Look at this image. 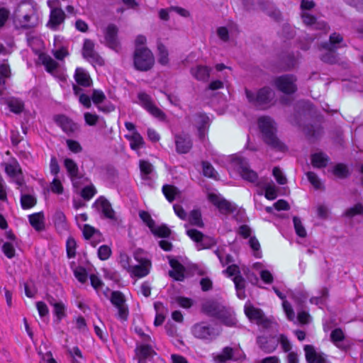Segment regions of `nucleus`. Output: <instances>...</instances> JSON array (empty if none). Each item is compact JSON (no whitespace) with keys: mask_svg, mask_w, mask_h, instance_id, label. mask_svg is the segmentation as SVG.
I'll use <instances>...</instances> for the list:
<instances>
[{"mask_svg":"<svg viewBox=\"0 0 363 363\" xmlns=\"http://www.w3.org/2000/svg\"><path fill=\"white\" fill-rule=\"evenodd\" d=\"M203 172L204 176L216 179L217 172L215 171L213 167L208 162H202Z\"/></svg>","mask_w":363,"mask_h":363,"instance_id":"8fccbe9b","label":"nucleus"},{"mask_svg":"<svg viewBox=\"0 0 363 363\" xmlns=\"http://www.w3.org/2000/svg\"><path fill=\"white\" fill-rule=\"evenodd\" d=\"M169 264L173 269L169 272V275L177 281H183L184 279V267L173 258L169 259Z\"/></svg>","mask_w":363,"mask_h":363,"instance_id":"b1692460","label":"nucleus"},{"mask_svg":"<svg viewBox=\"0 0 363 363\" xmlns=\"http://www.w3.org/2000/svg\"><path fill=\"white\" fill-rule=\"evenodd\" d=\"M76 242L74 238H69L67 240V256L71 258L75 256V248H76Z\"/></svg>","mask_w":363,"mask_h":363,"instance_id":"052dcab7","label":"nucleus"},{"mask_svg":"<svg viewBox=\"0 0 363 363\" xmlns=\"http://www.w3.org/2000/svg\"><path fill=\"white\" fill-rule=\"evenodd\" d=\"M162 192L169 202H172L180 192L178 189L172 185H164Z\"/></svg>","mask_w":363,"mask_h":363,"instance_id":"ea45409f","label":"nucleus"},{"mask_svg":"<svg viewBox=\"0 0 363 363\" xmlns=\"http://www.w3.org/2000/svg\"><path fill=\"white\" fill-rule=\"evenodd\" d=\"M258 126L263 142L277 152H285L288 150L286 145L277 136V128L274 121L269 116H262L258 119Z\"/></svg>","mask_w":363,"mask_h":363,"instance_id":"f257e3e1","label":"nucleus"},{"mask_svg":"<svg viewBox=\"0 0 363 363\" xmlns=\"http://www.w3.org/2000/svg\"><path fill=\"white\" fill-rule=\"evenodd\" d=\"M304 351L308 363H327L325 354L323 352H317L313 345H305Z\"/></svg>","mask_w":363,"mask_h":363,"instance_id":"6ab92c4d","label":"nucleus"},{"mask_svg":"<svg viewBox=\"0 0 363 363\" xmlns=\"http://www.w3.org/2000/svg\"><path fill=\"white\" fill-rule=\"evenodd\" d=\"M331 340L333 342H340L345 339L343 331L340 328H335L330 334Z\"/></svg>","mask_w":363,"mask_h":363,"instance_id":"338daca9","label":"nucleus"},{"mask_svg":"<svg viewBox=\"0 0 363 363\" xmlns=\"http://www.w3.org/2000/svg\"><path fill=\"white\" fill-rule=\"evenodd\" d=\"M202 311L206 315L219 319L227 326H233L236 323L233 311L215 299H208L201 305Z\"/></svg>","mask_w":363,"mask_h":363,"instance_id":"f03ea898","label":"nucleus"},{"mask_svg":"<svg viewBox=\"0 0 363 363\" xmlns=\"http://www.w3.org/2000/svg\"><path fill=\"white\" fill-rule=\"evenodd\" d=\"M133 67L140 72H147L155 65V56L147 47H136L133 52Z\"/></svg>","mask_w":363,"mask_h":363,"instance_id":"39448f33","label":"nucleus"},{"mask_svg":"<svg viewBox=\"0 0 363 363\" xmlns=\"http://www.w3.org/2000/svg\"><path fill=\"white\" fill-rule=\"evenodd\" d=\"M53 120L68 136H72L79 130V125L64 114L54 116Z\"/></svg>","mask_w":363,"mask_h":363,"instance_id":"f8f14e48","label":"nucleus"},{"mask_svg":"<svg viewBox=\"0 0 363 363\" xmlns=\"http://www.w3.org/2000/svg\"><path fill=\"white\" fill-rule=\"evenodd\" d=\"M246 97L251 104L259 109H266L274 98V91L268 86L259 89L256 93L245 89Z\"/></svg>","mask_w":363,"mask_h":363,"instance_id":"20e7f679","label":"nucleus"},{"mask_svg":"<svg viewBox=\"0 0 363 363\" xmlns=\"http://www.w3.org/2000/svg\"><path fill=\"white\" fill-rule=\"evenodd\" d=\"M31 226L37 231H42L45 229V217L43 212L31 214L28 216Z\"/></svg>","mask_w":363,"mask_h":363,"instance_id":"a878e982","label":"nucleus"},{"mask_svg":"<svg viewBox=\"0 0 363 363\" xmlns=\"http://www.w3.org/2000/svg\"><path fill=\"white\" fill-rule=\"evenodd\" d=\"M233 162L237 166L238 171L243 179L251 183L257 182L258 175L257 172L249 167V165L244 159L235 157L233 159Z\"/></svg>","mask_w":363,"mask_h":363,"instance_id":"9d476101","label":"nucleus"},{"mask_svg":"<svg viewBox=\"0 0 363 363\" xmlns=\"http://www.w3.org/2000/svg\"><path fill=\"white\" fill-rule=\"evenodd\" d=\"M344 214L348 218L363 214V204L361 203H356L354 206L347 209Z\"/></svg>","mask_w":363,"mask_h":363,"instance_id":"de8ad7c7","label":"nucleus"},{"mask_svg":"<svg viewBox=\"0 0 363 363\" xmlns=\"http://www.w3.org/2000/svg\"><path fill=\"white\" fill-rule=\"evenodd\" d=\"M149 264H150L149 260L143 259L141 261L140 264L131 267L129 272H130L133 276L138 278L145 277L149 274V269L147 267Z\"/></svg>","mask_w":363,"mask_h":363,"instance_id":"bb28decb","label":"nucleus"},{"mask_svg":"<svg viewBox=\"0 0 363 363\" xmlns=\"http://www.w3.org/2000/svg\"><path fill=\"white\" fill-rule=\"evenodd\" d=\"M40 60L45 67L46 70L50 73L52 72L58 66V63L48 55H40Z\"/></svg>","mask_w":363,"mask_h":363,"instance_id":"4c0bfd02","label":"nucleus"},{"mask_svg":"<svg viewBox=\"0 0 363 363\" xmlns=\"http://www.w3.org/2000/svg\"><path fill=\"white\" fill-rule=\"evenodd\" d=\"M150 230L152 234L160 238H169L171 235V230L166 225L156 227L154 224L153 228Z\"/></svg>","mask_w":363,"mask_h":363,"instance_id":"37998d69","label":"nucleus"},{"mask_svg":"<svg viewBox=\"0 0 363 363\" xmlns=\"http://www.w3.org/2000/svg\"><path fill=\"white\" fill-rule=\"evenodd\" d=\"M257 343L259 348L266 353H271L276 350L279 344V339L275 336H258Z\"/></svg>","mask_w":363,"mask_h":363,"instance_id":"f3484780","label":"nucleus"},{"mask_svg":"<svg viewBox=\"0 0 363 363\" xmlns=\"http://www.w3.org/2000/svg\"><path fill=\"white\" fill-rule=\"evenodd\" d=\"M303 22L307 26L313 27L315 30H328V26L324 21H318L317 18L308 13H303L301 14Z\"/></svg>","mask_w":363,"mask_h":363,"instance_id":"5701e85b","label":"nucleus"},{"mask_svg":"<svg viewBox=\"0 0 363 363\" xmlns=\"http://www.w3.org/2000/svg\"><path fill=\"white\" fill-rule=\"evenodd\" d=\"M4 103L9 106L11 111L16 114L21 113L24 109L23 102L16 98L4 99Z\"/></svg>","mask_w":363,"mask_h":363,"instance_id":"2f4dec72","label":"nucleus"},{"mask_svg":"<svg viewBox=\"0 0 363 363\" xmlns=\"http://www.w3.org/2000/svg\"><path fill=\"white\" fill-rule=\"evenodd\" d=\"M91 99L95 104L99 105L106 99V96L103 91L97 89L93 91Z\"/></svg>","mask_w":363,"mask_h":363,"instance_id":"69168bd1","label":"nucleus"},{"mask_svg":"<svg viewBox=\"0 0 363 363\" xmlns=\"http://www.w3.org/2000/svg\"><path fill=\"white\" fill-rule=\"evenodd\" d=\"M186 234L192 240L198 244H200L201 240H203L202 238H203V234L196 229L188 230L186 231Z\"/></svg>","mask_w":363,"mask_h":363,"instance_id":"4d7b16f0","label":"nucleus"},{"mask_svg":"<svg viewBox=\"0 0 363 363\" xmlns=\"http://www.w3.org/2000/svg\"><path fill=\"white\" fill-rule=\"evenodd\" d=\"M53 312L57 318V321L60 322L63 318L66 316L65 306L64 303L60 302L58 304L54 306Z\"/></svg>","mask_w":363,"mask_h":363,"instance_id":"603ef678","label":"nucleus"},{"mask_svg":"<svg viewBox=\"0 0 363 363\" xmlns=\"http://www.w3.org/2000/svg\"><path fill=\"white\" fill-rule=\"evenodd\" d=\"M111 303L118 309V316L123 320H126L128 315V308L125 304V298L119 291L111 292L110 297Z\"/></svg>","mask_w":363,"mask_h":363,"instance_id":"1a4fd4ad","label":"nucleus"},{"mask_svg":"<svg viewBox=\"0 0 363 363\" xmlns=\"http://www.w3.org/2000/svg\"><path fill=\"white\" fill-rule=\"evenodd\" d=\"M64 163L65 168L72 179L79 178L78 167L73 160L67 158L65 160Z\"/></svg>","mask_w":363,"mask_h":363,"instance_id":"79ce46f5","label":"nucleus"},{"mask_svg":"<svg viewBox=\"0 0 363 363\" xmlns=\"http://www.w3.org/2000/svg\"><path fill=\"white\" fill-rule=\"evenodd\" d=\"M25 294L27 297L33 298L37 294V288L35 287L33 280L24 283Z\"/></svg>","mask_w":363,"mask_h":363,"instance_id":"3c124183","label":"nucleus"},{"mask_svg":"<svg viewBox=\"0 0 363 363\" xmlns=\"http://www.w3.org/2000/svg\"><path fill=\"white\" fill-rule=\"evenodd\" d=\"M311 164L315 168H323L328 165L330 158L323 152H317L311 156Z\"/></svg>","mask_w":363,"mask_h":363,"instance_id":"7c9ffc66","label":"nucleus"},{"mask_svg":"<svg viewBox=\"0 0 363 363\" xmlns=\"http://www.w3.org/2000/svg\"><path fill=\"white\" fill-rule=\"evenodd\" d=\"M53 221L55 228L58 231H63L67 228V219L64 213L61 211H57L53 216Z\"/></svg>","mask_w":363,"mask_h":363,"instance_id":"72a5a7b5","label":"nucleus"},{"mask_svg":"<svg viewBox=\"0 0 363 363\" xmlns=\"http://www.w3.org/2000/svg\"><path fill=\"white\" fill-rule=\"evenodd\" d=\"M82 55L93 65L101 66L104 64V60L94 50V44L90 40H85L83 45Z\"/></svg>","mask_w":363,"mask_h":363,"instance_id":"ddd939ff","label":"nucleus"},{"mask_svg":"<svg viewBox=\"0 0 363 363\" xmlns=\"http://www.w3.org/2000/svg\"><path fill=\"white\" fill-rule=\"evenodd\" d=\"M118 28L114 24H109L104 33L107 45L117 52L121 49V45L118 40Z\"/></svg>","mask_w":363,"mask_h":363,"instance_id":"dca6fc26","label":"nucleus"},{"mask_svg":"<svg viewBox=\"0 0 363 363\" xmlns=\"http://www.w3.org/2000/svg\"><path fill=\"white\" fill-rule=\"evenodd\" d=\"M130 140V147L134 150H137L142 147L144 145L143 137L137 131H134L131 136H127Z\"/></svg>","mask_w":363,"mask_h":363,"instance_id":"a19ab883","label":"nucleus"},{"mask_svg":"<svg viewBox=\"0 0 363 363\" xmlns=\"http://www.w3.org/2000/svg\"><path fill=\"white\" fill-rule=\"evenodd\" d=\"M158 62L162 65L169 63V52L165 45L161 42L157 43Z\"/></svg>","mask_w":363,"mask_h":363,"instance_id":"58836bf2","label":"nucleus"},{"mask_svg":"<svg viewBox=\"0 0 363 363\" xmlns=\"http://www.w3.org/2000/svg\"><path fill=\"white\" fill-rule=\"evenodd\" d=\"M211 71L210 67L203 65H198L191 69L193 76L200 81H207L210 77Z\"/></svg>","mask_w":363,"mask_h":363,"instance_id":"c85d7f7f","label":"nucleus"},{"mask_svg":"<svg viewBox=\"0 0 363 363\" xmlns=\"http://www.w3.org/2000/svg\"><path fill=\"white\" fill-rule=\"evenodd\" d=\"M210 119L208 116L203 113H198L195 116V125L198 130V135L200 140H203L206 137V133L208 129Z\"/></svg>","mask_w":363,"mask_h":363,"instance_id":"aec40b11","label":"nucleus"},{"mask_svg":"<svg viewBox=\"0 0 363 363\" xmlns=\"http://www.w3.org/2000/svg\"><path fill=\"white\" fill-rule=\"evenodd\" d=\"M154 354V350L148 345H143L135 349V357L138 360V363H146V359L152 357Z\"/></svg>","mask_w":363,"mask_h":363,"instance_id":"393cba45","label":"nucleus"},{"mask_svg":"<svg viewBox=\"0 0 363 363\" xmlns=\"http://www.w3.org/2000/svg\"><path fill=\"white\" fill-rule=\"evenodd\" d=\"M192 335L197 339L208 340L214 337V329L205 322L196 323L191 328Z\"/></svg>","mask_w":363,"mask_h":363,"instance_id":"4468645a","label":"nucleus"},{"mask_svg":"<svg viewBox=\"0 0 363 363\" xmlns=\"http://www.w3.org/2000/svg\"><path fill=\"white\" fill-rule=\"evenodd\" d=\"M175 143L179 153H186L192 147V143L189 137L177 135Z\"/></svg>","mask_w":363,"mask_h":363,"instance_id":"c756f323","label":"nucleus"},{"mask_svg":"<svg viewBox=\"0 0 363 363\" xmlns=\"http://www.w3.org/2000/svg\"><path fill=\"white\" fill-rule=\"evenodd\" d=\"M189 222L191 225H196L199 228L204 227L201 212L199 209H194L190 212Z\"/></svg>","mask_w":363,"mask_h":363,"instance_id":"e433bc0d","label":"nucleus"},{"mask_svg":"<svg viewBox=\"0 0 363 363\" xmlns=\"http://www.w3.org/2000/svg\"><path fill=\"white\" fill-rule=\"evenodd\" d=\"M343 37L337 33H332L329 37L328 42H324L318 45L320 50H324L325 52L320 55V59L324 63L335 65L339 62L340 57L337 53L339 45L343 42Z\"/></svg>","mask_w":363,"mask_h":363,"instance_id":"7ed1b4c3","label":"nucleus"},{"mask_svg":"<svg viewBox=\"0 0 363 363\" xmlns=\"http://www.w3.org/2000/svg\"><path fill=\"white\" fill-rule=\"evenodd\" d=\"M234 350L230 347H225L220 354H216L213 359L218 363H223L233 358Z\"/></svg>","mask_w":363,"mask_h":363,"instance_id":"c9c22d12","label":"nucleus"},{"mask_svg":"<svg viewBox=\"0 0 363 363\" xmlns=\"http://www.w3.org/2000/svg\"><path fill=\"white\" fill-rule=\"evenodd\" d=\"M272 172H273V175L275 177L277 182L279 184L283 185V184H285L287 183L286 177L282 174L281 169L279 167H274Z\"/></svg>","mask_w":363,"mask_h":363,"instance_id":"e2e57ef3","label":"nucleus"},{"mask_svg":"<svg viewBox=\"0 0 363 363\" xmlns=\"http://www.w3.org/2000/svg\"><path fill=\"white\" fill-rule=\"evenodd\" d=\"M94 206L100 210L106 218L116 221V212L113 209L111 203L104 196H100L94 203Z\"/></svg>","mask_w":363,"mask_h":363,"instance_id":"2eb2a0df","label":"nucleus"},{"mask_svg":"<svg viewBox=\"0 0 363 363\" xmlns=\"http://www.w3.org/2000/svg\"><path fill=\"white\" fill-rule=\"evenodd\" d=\"M74 77L77 84L81 86H89L91 84L90 76L82 68L76 69Z\"/></svg>","mask_w":363,"mask_h":363,"instance_id":"473e14b6","label":"nucleus"},{"mask_svg":"<svg viewBox=\"0 0 363 363\" xmlns=\"http://www.w3.org/2000/svg\"><path fill=\"white\" fill-rule=\"evenodd\" d=\"M50 189L53 193L57 194H62L64 189L61 184V182L57 179H54L50 184Z\"/></svg>","mask_w":363,"mask_h":363,"instance_id":"774afa93","label":"nucleus"},{"mask_svg":"<svg viewBox=\"0 0 363 363\" xmlns=\"http://www.w3.org/2000/svg\"><path fill=\"white\" fill-rule=\"evenodd\" d=\"M65 18V13L60 8H54L51 10L48 26L52 30H57Z\"/></svg>","mask_w":363,"mask_h":363,"instance_id":"412c9836","label":"nucleus"},{"mask_svg":"<svg viewBox=\"0 0 363 363\" xmlns=\"http://www.w3.org/2000/svg\"><path fill=\"white\" fill-rule=\"evenodd\" d=\"M139 216L143 220V221L146 223V225L148 226L150 229L153 228L155 221L152 219L148 212L141 211L139 212Z\"/></svg>","mask_w":363,"mask_h":363,"instance_id":"0e129e2a","label":"nucleus"},{"mask_svg":"<svg viewBox=\"0 0 363 363\" xmlns=\"http://www.w3.org/2000/svg\"><path fill=\"white\" fill-rule=\"evenodd\" d=\"M265 189V197L269 200H274L277 198V189L275 186L271 184H266L264 186Z\"/></svg>","mask_w":363,"mask_h":363,"instance_id":"680f3d73","label":"nucleus"},{"mask_svg":"<svg viewBox=\"0 0 363 363\" xmlns=\"http://www.w3.org/2000/svg\"><path fill=\"white\" fill-rule=\"evenodd\" d=\"M21 203L23 208H30L36 204V199L30 194H22Z\"/></svg>","mask_w":363,"mask_h":363,"instance_id":"49530a36","label":"nucleus"},{"mask_svg":"<svg viewBox=\"0 0 363 363\" xmlns=\"http://www.w3.org/2000/svg\"><path fill=\"white\" fill-rule=\"evenodd\" d=\"M16 246H17V243L11 242L10 241H6L2 245V251L9 259H11L16 255Z\"/></svg>","mask_w":363,"mask_h":363,"instance_id":"c03bdc74","label":"nucleus"},{"mask_svg":"<svg viewBox=\"0 0 363 363\" xmlns=\"http://www.w3.org/2000/svg\"><path fill=\"white\" fill-rule=\"evenodd\" d=\"M140 104L153 116L164 121L166 118L165 113L155 105L150 95L145 92H140L138 94Z\"/></svg>","mask_w":363,"mask_h":363,"instance_id":"0eeeda50","label":"nucleus"},{"mask_svg":"<svg viewBox=\"0 0 363 363\" xmlns=\"http://www.w3.org/2000/svg\"><path fill=\"white\" fill-rule=\"evenodd\" d=\"M39 23V18L36 11L32 9L28 13L23 15L22 19L20 21L21 28L23 29L33 28L38 26Z\"/></svg>","mask_w":363,"mask_h":363,"instance_id":"4be33fe9","label":"nucleus"},{"mask_svg":"<svg viewBox=\"0 0 363 363\" xmlns=\"http://www.w3.org/2000/svg\"><path fill=\"white\" fill-rule=\"evenodd\" d=\"M96 189L93 186H86L82 189L81 196L84 200H89L96 194Z\"/></svg>","mask_w":363,"mask_h":363,"instance_id":"6e6d98bb","label":"nucleus"},{"mask_svg":"<svg viewBox=\"0 0 363 363\" xmlns=\"http://www.w3.org/2000/svg\"><path fill=\"white\" fill-rule=\"evenodd\" d=\"M306 176L310 183L313 186V187L315 189H321V182L315 173H314L313 172H308L306 173Z\"/></svg>","mask_w":363,"mask_h":363,"instance_id":"864d4df0","label":"nucleus"},{"mask_svg":"<svg viewBox=\"0 0 363 363\" xmlns=\"http://www.w3.org/2000/svg\"><path fill=\"white\" fill-rule=\"evenodd\" d=\"M233 281L237 291L238 297L240 299H244L246 297L245 291V281L244 278L241 275H238L234 277Z\"/></svg>","mask_w":363,"mask_h":363,"instance_id":"f704fd0d","label":"nucleus"},{"mask_svg":"<svg viewBox=\"0 0 363 363\" xmlns=\"http://www.w3.org/2000/svg\"><path fill=\"white\" fill-rule=\"evenodd\" d=\"M11 76V70L9 66L6 64L0 65V84H5V79L9 78Z\"/></svg>","mask_w":363,"mask_h":363,"instance_id":"5fc2aeb1","label":"nucleus"},{"mask_svg":"<svg viewBox=\"0 0 363 363\" xmlns=\"http://www.w3.org/2000/svg\"><path fill=\"white\" fill-rule=\"evenodd\" d=\"M208 199L222 214L228 215L236 210V206L234 204L220 195L210 193L208 195Z\"/></svg>","mask_w":363,"mask_h":363,"instance_id":"6e6552de","label":"nucleus"},{"mask_svg":"<svg viewBox=\"0 0 363 363\" xmlns=\"http://www.w3.org/2000/svg\"><path fill=\"white\" fill-rule=\"evenodd\" d=\"M304 351L308 363H327L325 354L323 352H317L313 345H305Z\"/></svg>","mask_w":363,"mask_h":363,"instance_id":"a211bd4d","label":"nucleus"},{"mask_svg":"<svg viewBox=\"0 0 363 363\" xmlns=\"http://www.w3.org/2000/svg\"><path fill=\"white\" fill-rule=\"evenodd\" d=\"M295 82L296 78L293 75L286 74L277 77L274 85L279 91L286 94H291L297 90Z\"/></svg>","mask_w":363,"mask_h":363,"instance_id":"423d86ee","label":"nucleus"},{"mask_svg":"<svg viewBox=\"0 0 363 363\" xmlns=\"http://www.w3.org/2000/svg\"><path fill=\"white\" fill-rule=\"evenodd\" d=\"M111 255V250L108 245H102L98 250V256L100 259L106 260Z\"/></svg>","mask_w":363,"mask_h":363,"instance_id":"13d9d810","label":"nucleus"},{"mask_svg":"<svg viewBox=\"0 0 363 363\" xmlns=\"http://www.w3.org/2000/svg\"><path fill=\"white\" fill-rule=\"evenodd\" d=\"M333 173L334 175L341 179L347 177L350 174L347 166L342 163L337 164L334 167Z\"/></svg>","mask_w":363,"mask_h":363,"instance_id":"a18cd8bd","label":"nucleus"},{"mask_svg":"<svg viewBox=\"0 0 363 363\" xmlns=\"http://www.w3.org/2000/svg\"><path fill=\"white\" fill-rule=\"evenodd\" d=\"M245 313L250 321H255L256 323L264 315L260 308H255L252 304H247L245 306Z\"/></svg>","mask_w":363,"mask_h":363,"instance_id":"cd10ccee","label":"nucleus"},{"mask_svg":"<svg viewBox=\"0 0 363 363\" xmlns=\"http://www.w3.org/2000/svg\"><path fill=\"white\" fill-rule=\"evenodd\" d=\"M293 222L296 234L301 238L306 237V231L301 220L297 216L293 218Z\"/></svg>","mask_w":363,"mask_h":363,"instance_id":"09e8293b","label":"nucleus"},{"mask_svg":"<svg viewBox=\"0 0 363 363\" xmlns=\"http://www.w3.org/2000/svg\"><path fill=\"white\" fill-rule=\"evenodd\" d=\"M75 277L82 283L86 282L87 280V273L84 267H78L74 269Z\"/></svg>","mask_w":363,"mask_h":363,"instance_id":"bf43d9fd","label":"nucleus"},{"mask_svg":"<svg viewBox=\"0 0 363 363\" xmlns=\"http://www.w3.org/2000/svg\"><path fill=\"white\" fill-rule=\"evenodd\" d=\"M5 171L6 174L13 179V182L19 186L18 189L21 193L28 191L26 186L23 187L25 184V180L21 168L18 162H15L13 164H6Z\"/></svg>","mask_w":363,"mask_h":363,"instance_id":"9b49d317","label":"nucleus"}]
</instances>
